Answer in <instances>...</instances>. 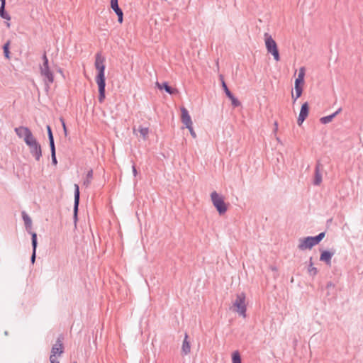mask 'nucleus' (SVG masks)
<instances>
[{"label": "nucleus", "mask_w": 363, "mask_h": 363, "mask_svg": "<svg viewBox=\"0 0 363 363\" xmlns=\"http://www.w3.org/2000/svg\"><path fill=\"white\" fill-rule=\"evenodd\" d=\"M25 143L28 145L30 155L36 161H39L42 157V148L37 139L33 135L30 138H27Z\"/></svg>", "instance_id": "nucleus-1"}, {"label": "nucleus", "mask_w": 363, "mask_h": 363, "mask_svg": "<svg viewBox=\"0 0 363 363\" xmlns=\"http://www.w3.org/2000/svg\"><path fill=\"white\" fill-rule=\"evenodd\" d=\"M63 339V335H60L57 337L56 342L52 345L51 349V354L50 356V363H60V362L57 360V356L60 357L64 352V346L62 343Z\"/></svg>", "instance_id": "nucleus-2"}, {"label": "nucleus", "mask_w": 363, "mask_h": 363, "mask_svg": "<svg viewBox=\"0 0 363 363\" xmlns=\"http://www.w3.org/2000/svg\"><path fill=\"white\" fill-rule=\"evenodd\" d=\"M104 71L105 69H99L98 74L95 79L99 87V101L100 103L104 102L106 97V77Z\"/></svg>", "instance_id": "nucleus-3"}, {"label": "nucleus", "mask_w": 363, "mask_h": 363, "mask_svg": "<svg viewBox=\"0 0 363 363\" xmlns=\"http://www.w3.org/2000/svg\"><path fill=\"white\" fill-rule=\"evenodd\" d=\"M211 201L220 215H223L228 210L227 204L224 201L223 196L216 191L211 194Z\"/></svg>", "instance_id": "nucleus-4"}, {"label": "nucleus", "mask_w": 363, "mask_h": 363, "mask_svg": "<svg viewBox=\"0 0 363 363\" xmlns=\"http://www.w3.org/2000/svg\"><path fill=\"white\" fill-rule=\"evenodd\" d=\"M265 45L267 50L270 53L276 61L280 59L279 52L276 41L268 33L264 34Z\"/></svg>", "instance_id": "nucleus-5"}, {"label": "nucleus", "mask_w": 363, "mask_h": 363, "mask_svg": "<svg viewBox=\"0 0 363 363\" xmlns=\"http://www.w3.org/2000/svg\"><path fill=\"white\" fill-rule=\"evenodd\" d=\"M233 306L237 308L236 311L240 315L246 316L245 294L244 293L237 295Z\"/></svg>", "instance_id": "nucleus-6"}, {"label": "nucleus", "mask_w": 363, "mask_h": 363, "mask_svg": "<svg viewBox=\"0 0 363 363\" xmlns=\"http://www.w3.org/2000/svg\"><path fill=\"white\" fill-rule=\"evenodd\" d=\"M315 245H316V244L313 236L301 238L298 240V248L301 250L311 249Z\"/></svg>", "instance_id": "nucleus-7"}, {"label": "nucleus", "mask_w": 363, "mask_h": 363, "mask_svg": "<svg viewBox=\"0 0 363 363\" xmlns=\"http://www.w3.org/2000/svg\"><path fill=\"white\" fill-rule=\"evenodd\" d=\"M80 192L78 184H74V208H73V218L74 225H77V213L78 208L79 204Z\"/></svg>", "instance_id": "nucleus-8"}, {"label": "nucleus", "mask_w": 363, "mask_h": 363, "mask_svg": "<svg viewBox=\"0 0 363 363\" xmlns=\"http://www.w3.org/2000/svg\"><path fill=\"white\" fill-rule=\"evenodd\" d=\"M15 133L19 138H23L24 142L26 141L27 138H30L33 135L31 130L25 126H19L14 129Z\"/></svg>", "instance_id": "nucleus-9"}, {"label": "nucleus", "mask_w": 363, "mask_h": 363, "mask_svg": "<svg viewBox=\"0 0 363 363\" xmlns=\"http://www.w3.org/2000/svg\"><path fill=\"white\" fill-rule=\"evenodd\" d=\"M309 112V106L307 102L302 104L301 111L299 113V116L297 120V123L299 125H301L303 122L306 120L308 115Z\"/></svg>", "instance_id": "nucleus-10"}, {"label": "nucleus", "mask_w": 363, "mask_h": 363, "mask_svg": "<svg viewBox=\"0 0 363 363\" xmlns=\"http://www.w3.org/2000/svg\"><path fill=\"white\" fill-rule=\"evenodd\" d=\"M111 7L118 16V21L122 23L123 21V12L118 6V0H111Z\"/></svg>", "instance_id": "nucleus-11"}, {"label": "nucleus", "mask_w": 363, "mask_h": 363, "mask_svg": "<svg viewBox=\"0 0 363 363\" xmlns=\"http://www.w3.org/2000/svg\"><path fill=\"white\" fill-rule=\"evenodd\" d=\"M181 112H182V117L181 120L182 123L185 125L186 128H189L191 125H193L191 118L189 113L188 110L184 108H181Z\"/></svg>", "instance_id": "nucleus-12"}, {"label": "nucleus", "mask_w": 363, "mask_h": 363, "mask_svg": "<svg viewBox=\"0 0 363 363\" xmlns=\"http://www.w3.org/2000/svg\"><path fill=\"white\" fill-rule=\"evenodd\" d=\"M40 74L47 86L54 81V76L52 69H40Z\"/></svg>", "instance_id": "nucleus-13"}, {"label": "nucleus", "mask_w": 363, "mask_h": 363, "mask_svg": "<svg viewBox=\"0 0 363 363\" xmlns=\"http://www.w3.org/2000/svg\"><path fill=\"white\" fill-rule=\"evenodd\" d=\"M334 254V252H330L329 250H322L320 256V261L325 262L326 265L330 267L331 259Z\"/></svg>", "instance_id": "nucleus-14"}, {"label": "nucleus", "mask_w": 363, "mask_h": 363, "mask_svg": "<svg viewBox=\"0 0 363 363\" xmlns=\"http://www.w3.org/2000/svg\"><path fill=\"white\" fill-rule=\"evenodd\" d=\"M304 82L296 79L295 80V91H296V96H294L292 94V99L293 102L295 103L296 101L301 96L303 92V87L302 85L303 84Z\"/></svg>", "instance_id": "nucleus-15"}, {"label": "nucleus", "mask_w": 363, "mask_h": 363, "mask_svg": "<svg viewBox=\"0 0 363 363\" xmlns=\"http://www.w3.org/2000/svg\"><path fill=\"white\" fill-rule=\"evenodd\" d=\"M223 91L225 93L226 96L231 100L232 105L235 107H238L240 106V101L236 99L234 95L231 93V91L229 90V89L227 86V84L225 82H223Z\"/></svg>", "instance_id": "nucleus-16"}, {"label": "nucleus", "mask_w": 363, "mask_h": 363, "mask_svg": "<svg viewBox=\"0 0 363 363\" xmlns=\"http://www.w3.org/2000/svg\"><path fill=\"white\" fill-rule=\"evenodd\" d=\"M21 214L26 231L31 235L33 233H35V232L32 231V220L30 217L25 211H22Z\"/></svg>", "instance_id": "nucleus-17"}, {"label": "nucleus", "mask_w": 363, "mask_h": 363, "mask_svg": "<svg viewBox=\"0 0 363 363\" xmlns=\"http://www.w3.org/2000/svg\"><path fill=\"white\" fill-rule=\"evenodd\" d=\"M320 164L318 162L315 168V175L313 179V184L315 186H319L322 182V174L320 169Z\"/></svg>", "instance_id": "nucleus-18"}, {"label": "nucleus", "mask_w": 363, "mask_h": 363, "mask_svg": "<svg viewBox=\"0 0 363 363\" xmlns=\"http://www.w3.org/2000/svg\"><path fill=\"white\" fill-rule=\"evenodd\" d=\"M38 245V241H37V234L33 233L32 234V248H33V252L30 257V262L32 264H34L36 258V249Z\"/></svg>", "instance_id": "nucleus-19"}, {"label": "nucleus", "mask_w": 363, "mask_h": 363, "mask_svg": "<svg viewBox=\"0 0 363 363\" xmlns=\"http://www.w3.org/2000/svg\"><path fill=\"white\" fill-rule=\"evenodd\" d=\"M342 111V108H339L335 112H334L333 113L329 115V116H324V117H322L320 118V121L322 124H327L330 122H331L333 121V119L337 115L339 114L340 112Z\"/></svg>", "instance_id": "nucleus-20"}, {"label": "nucleus", "mask_w": 363, "mask_h": 363, "mask_svg": "<svg viewBox=\"0 0 363 363\" xmlns=\"http://www.w3.org/2000/svg\"><path fill=\"white\" fill-rule=\"evenodd\" d=\"M187 339L188 335L186 333L182 347V352L184 355L188 354L191 350L190 342L188 341Z\"/></svg>", "instance_id": "nucleus-21"}, {"label": "nucleus", "mask_w": 363, "mask_h": 363, "mask_svg": "<svg viewBox=\"0 0 363 363\" xmlns=\"http://www.w3.org/2000/svg\"><path fill=\"white\" fill-rule=\"evenodd\" d=\"M95 57V68H105L104 57L100 53H97Z\"/></svg>", "instance_id": "nucleus-22"}, {"label": "nucleus", "mask_w": 363, "mask_h": 363, "mask_svg": "<svg viewBox=\"0 0 363 363\" xmlns=\"http://www.w3.org/2000/svg\"><path fill=\"white\" fill-rule=\"evenodd\" d=\"M156 84L159 89H164L165 91L169 94H172L174 93L173 89L168 85L167 82H163L162 84H160L159 82H157Z\"/></svg>", "instance_id": "nucleus-23"}, {"label": "nucleus", "mask_w": 363, "mask_h": 363, "mask_svg": "<svg viewBox=\"0 0 363 363\" xmlns=\"http://www.w3.org/2000/svg\"><path fill=\"white\" fill-rule=\"evenodd\" d=\"M308 272L312 277H314V276H315L318 274L317 268L313 267V263L312 262V257H311L310 260H309V265H308Z\"/></svg>", "instance_id": "nucleus-24"}, {"label": "nucleus", "mask_w": 363, "mask_h": 363, "mask_svg": "<svg viewBox=\"0 0 363 363\" xmlns=\"http://www.w3.org/2000/svg\"><path fill=\"white\" fill-rule=\"evenodd\" d=\"M138 132L140 134V136L143 140H146L149 134V128L146 127L139 126L138 129Z\"/></svg>", "instance_id": "nucleus-25"}, {"label": "nucleus", "mask_w": 363, "mask_h": 363, "mask_svg": "<svg viewBox=\"0 0 363 363\" xmlns=\"http://www.w3.org/2000/svg\"><path fill=\"white\" fill-rule=\"evenodd\" d=\"M6 5H1L0 6V17L3 19L9 21L11 19L10 15L6 12L5 9Z\"/></svg>", "instance_id": "nucleus-26"}, {"label": "nucleus", "mask_w": 363, "mask_h": 363, "mask_svg": "<svg viewBox=\"0 0 363 363\" xmlns=\"http://www.w3.org/2000/svg\"><path fill=\"white\" fill-rule=\"evenodd\" d=\"M92 179H93V170L90 169L89 171H88V172L86 174V179L84 181V185L86 186V187H88L91 184Z\"/></svg>", "instance_id": "nucleus-27"}, {"label": "nucleus", "mask_w": 363, "mask_h": 363, "mask_svg": "<svg viewBox=\"0 0 363 363\" xmlns=\"http://www.w3.org/2000/svg\"><path fill=\"white\" fill-rule=\"evenodd\" d=\"M46 128H47V131H48L49 145H50V147H52V146L55 145L54 137L52 135V129L50 125H47Z\"/></svg>", "instance_id": "nucleus-28"}, {"label": "nucleus", "mask_w": 363, "mask_h": 363, "mask_svg": "<svg viewBox=\"0 0 363 363\" xmlns=\"http://www.w3.org/2000/svg\"><path fill=\"white\" fill-rule=\"evenodd\" d=\"M50 147V152H51V157H52V163L54 165H56L57 164V160L56 158V150H55V145H53Z\"/></svg>", "instance_id": "nucleus-29"}, {"label": "nucleus", "mask_w": 363, "mask_h": 363, "mask_svg": "<svg viewBox=\"0 0 363 363\" xmlns=\"http://www.w3.org/2000/svg\"><path fill=\"white\" fill-rule=\"evenodd\" d=\"M233 363H241V357L238 351H235L232 354Z\"/></svg>", "instance_id": "nucleus-30"}, {"label": "nucleus", "mask_w": 363, "mask_h": 363, "mask_svg": "<svg viewBox=\"0 0 363 363\" xmlns=\"http://www.w3.org/2000/svg\"><path fill=\"white\" fill-rule=\"evenodd\" d=\"M9 49H10V42L8 41L6 42L4 45H3V51H4V56L6 57V58H9V55H10V51H9Z\"/></svg>", "instance_id": "nucleus-31"}, {"label": "nucleus", "mask_w": 363, "mask_h": 363, "mask_svg": "<svg viewBox=\"0 0 363 363\" xmlns=\"http://www.w3.org/2000/svg\"><path fill=\"white\" fill-rule=\"evenodd\" d=\"M325 235V232H322V233H319L316 236H313V238L314 239V241H315L316 245H318L324 238Z\"/></svg>", "instance_id": "nucleus-32"}, {"label": "nucleus", "mask_w": 363, "mask_h": 363, "mask_svg": "<svg viewBox=\"0 0 363 363\" xmlns=\"http://www.w3.org/2000/svg\"><path fill=\"white\" fill-rule=\"evenodd\" d=\"M43 67H42L40 65V68H50L49 67V64H48V59L46 56V54L44 53L43 57Z\"/></svg>", "instance_id": "nucleus-33"}, {"label": "nucleus", "mask_w": 363, "mask_h": 363, "mask_svg": "<svg viewBox=\"0 0 363 363\" xmlns=\"http://www.w3.org/2000/svg\"><path fill=\"white\" fill-rule=\"evenodd\" d=\"M305 70L306 69H299V72L298 74V77L296 78V79H300L303 82H304V77H305Z\"/></svg>", "instance_id": "nucleus-34"}, {"label": "nucleus", "mask_w": 363, "mask_h": 363, "mask_svg": "<svg viewBox=\"0 0 363 363\" xmlns=\"http://www.w3.org/2000/svg\"><path fill=\"white\" fill-rule=\"evenodd\" d=\"M305 70L306 69H299V72L298 74V77L296 78V79H300L303 82H304V77H305Z\"/></svg>", "instance_id": "nucleus-35"}, {"label": "nucleus", "mask_w": 363, "mask_h": 363, "mask_svg": "<svg viewBox=\"0 0 363 363\" xmlns=\"http://www.w3.org/2000/svg\"><path fill=\"white\" fill-rule=\"evenodd\" d=\"M60 121L62 123V127H63V130H64L65 135L67 136V127H66V124H65V120L62 118H60Z\"/></svg>", "instance_id": "nucleus-36"}, {"label": "nucleus", "mask_w": 363, "mask_h": 363, "mask_svg": "<svg viewBox=\"0 0 363 363\" xmlns=\"http://www.w3.org/2000/svg\"><path fill=\"white\" fill-rule=\"evenodd\" d=\"M186 128L189 129L191 136L195 138L196 137V134L193 129V126L191 125L189 128Z\"/></svg>", "instance_id": "nucleus-37"}, {"label": "nucleus", "mask_w": 363, "mask_h": 363, "mask_svg": "<svg viewBox=\"0 0 363 363\" xmlns=\"http://www.w3.org/2000/svg\"><path fill=\"white\" fill-rule=\"evenodd\" d=\"M219 79H220V81L221 82L222 87H223V82H225L224 80V77H223V75L222 74H219Z\"/></svg>", "instance_id": "nucleus-38"}, {"label": "nucleus", "mask_w": 363, "mask_h": 363, "mask_svg": "<svg viewBox=\"0 0 363 363\" xmlns=\"http://www.w3.org/2000/svg\"><path fill=\"white\" fill-rule=\"evenodd\" d=\"M133 175L135 177L137 174H138V172H137V169H136V167L133 164Z\"/></svg>", "instance_id": "nucleus-39"}, {"label": "nucleus", "mask_w": 363, "mask_h": 363, "mask_svg": "<svg viewBox=\"0 0 363 363\" xmlns=\"http://www.w3.org/2000/svg\"><path fill=\"white\" fill-rule=\"evenodd\" d=\"M1 1V5H6V0H0Z\"/></svg>", "instance_id": "nucleus-40"}, {"label": "nucleus", "mask_w": 363, "mask_h": 363, "mask_svg": "<svg viewBox=\"0 0 363 363\" xmlns=\"http://www.w3.org/2000/svg\"><path fill=\"white\" fill-rule=\"evenodd\" d=\"M333 286V284L331 282H329L328 284H327V288Z\"/></svg>", "instance_id": "nucleus-41"}, {"label": "nucleus", "mask_w": 363, "mask_h": 363, "mask_svg": "<svg viewBox=\"0 0 363 363\" xmlns=\"http://www.w3.org/2000/svg\"><path fill=\"white\" fill-rule=\"evenodd\" d=\"M57 71H58L60 74H62V69H57Z\"/></svg>", "instance_id": "nucleus-42"}, {"label": "nucleus", "mask_w": 363, "mask_h": 363, "mask_svg": "<svg viewBox=\"0 0 363 363\" xmlns=\"http://www.w3.org/2000/svg\"><path fill=\"white\" fill-rule=\"evenodd\" d=\"M73 363H77L76 362H73Z\"/></svg>", "instance_id": "nucleus-43"}]
</instances>
